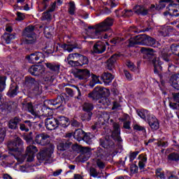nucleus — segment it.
Returning <instances> with one entry per match:
<instances>
[{
  "label": "nucleus",
  "instance_id": "nucleus-54",
  "mask_svg": "<svg viewBox=\"0 0 179 179\" xmlns=\"http://www.w3.org/2000/svg\"><path fill=\"white\" fill-rule=\"evenodd\" d=\"M129 33H131V34H134L132 33H142V31H145L141 30L138 29L136 27H131L129 29Z\"/></svg>",
  "mask_w": 179,
  "mask_h": 179
},
{
  "label": "nucleus",
  "instance_id": "nucleus-7",
  "mask_svg": "<svg viewBox=\"0 0 179 179\" xmlns=\"http://www.w3.org/2000/svg\"><path fill=\"white\" fill-rule=\"evenodd\" d=\"M50 138L51 136H50L47 133H41L35 136L34 142H36L37 145L47 146V145H50V143L51 142Z\"/></svg>",
  "mask_w": 179,
  "mask_h": 179
},
{
  "label": "nucleus",
  "instance_id": "nucleus-60",
  "mask_svg": "<svg viewBox=\"0 0 179 179\" xmlns=\"http://www.w3.org/2000/svg\"><path fill=\"white\" fill-rule=\"evenodd\" d=\"M156 175H157V177H159V178H162V179L166 178L164 173L163 172H162V169H157Z\"/></svg>",
  "mask_w": 179,
  "mask_h": 179
},
{
  "label": "nucleus",
  "instance_id": "nucleus-25",
  "mask_svg": "<svg viewBox=\"0 0 179 179\" xmlns=\"http://www.w3.org/2000/svg\"><path fill=\"white\" fill-rule=\"evenodd\" d=\"M56 119L57 120V127L66 128L69 125V119L65 116H58Z\"/></svg>",
  "mask_w": 179,
  "mask_h": 179
},
{
  "label": "nucleus",
  "instance_id": "nucleus-26",
  "mask_svg": "<svg viewBox=\"0 0 179 179\" xmlns=\"http://www.w3.org/2000/svg\"><path fill=\"white\" fill-rule=\"evenodd\" d=\"M169 83L174 87V89L179 90V73L172 75L169 80Z\"/></svg>",
  "mask_w": 179,
  "mask_h": 179
},
{
  "label": "nucleus",
  "instance_id": "nucleus-33",
  "mask_svg": "<svg viewBox=\"0 0 179 179\" xmlns=\"http://www.w3.org/2000/svg\"><path fill=\"white\" fill-rule=\"evenodd\" d=\"M137 114L141 118H142V120H144V121H147V120L149 118V116L151 115L148 110L146 109L137 110Z\"/></svg>",
  "mask_w": 179,
  "mask_h": 179
},
{
  "label": "nucleus",
  "instance_id": "nucleus-47",
  "mask_svg": "<svg viewBox=\"0 0 179 179\" xmlns=\"http://www.w3.org/2000/svg\"><path fill=\"white\" fill-rule=\"evenodd\" d=\"M98 104H99V106L102 105L104 106V107H107V106H110V101L107 98H101V99L98 101Z\"/></svg>",
  "mask_w": 179,
  "mask_h": 179
},
{
  "label": "nucleus",
  "instance_id": "nucleus-27",
  "mask_svg": "<svg viewBox=\"0 0 179 179\" xmlns=\"http://www.w3.org/2000/svg\"><path fill=\"white\" fill-rule=\"evenodd\" d=\"M101 80H103L104 85H110L111 82H113V79H114V76L111 74V73L104 72L101 76Z\"/></svg>",
  "mask_w": 179,
  "mask_h": 179
},
{
  "label": "nucleus",
  "instance_id": "nucleus-59",
  "mask_svg": "<svg viewBox=\"0 0 179 179\" xmlns=\"http://www.w3.org/2000/svg\"><path fill=\"white\" fill-rule=\"evenodd\" d=\"M5 79L3 78H0V92H3L5 90Z\"/></svg>",
  "mask_w": 179,
  "mask_h": 179
},
{
  "label": "nucleus",
  "instance_id": "nucleus-22",
  "mask_svg": "<svg viewBox=\"0 0 179 179\" xmlns=\"http://www.w3.org/2000/svg\"><path fill=\"white\" fill-rule=\"evenodd\" d=\"M93 51L95 54H103L106 51V45L103 42H97L94 45Z\"/></svg>",
  "mask_w": 179,
  "mask_h": 179
},
{
  "label": "nucleus",
  "instance_id": "nucleus-8",
  "mask_svg": "<svg viewBox=\"0 0 179 179\" xmlns=\"http://www.w3.org/2000/svg\"><path fill=\"white\" fill-rule=\"evenodd\" d=\"M44 54L40 52H36L34 53H31L29 55L26 57L27 59L30 64H41L43 60L44 59Z\"/></svg>",
  "mask_w": 179,
  "mask_h": 179
},
{
  "label": "nucleus",
  "instance_id": "nucleus-31",
  "mask_svg": "<svg viewBox=\"0 0 179 179\" xmlns=\"http://www.w3.org/2000/svg\"><path fill=\"white\" fill-rule=\"evenodd\" d=\"M25 107H27L29 113H30V114H31V115H34V117L35 118H40V117H41L40 114H38V112H37L36 110V108H34V106H33V104L31 103H27L25 105Z\"/></svg>",
  "mask_w": 179,
  "mask_h": 179
},
{
  "label": "nucleus",
  "instance_id": "nucleus-18",
  "mask_svg": "<svg viewBox=\"0 0 179 179\" xmlns=\"http://www.w3.org/2000/svg\"><path fill=\"white\" fill-rule=\"evenodd\" d=\"M113 131L112 132V138L114 141H117V142H122V139L121 138V129H120V124L118 123L113 124Z\"/></svg>",
  "mask_w": 179,
  "mask_h": 179
},
{
  "label": "nucleus",
  "instance_id": "nucleus-28",
  "mask_svg": "<svg viewBox=\"0 0 179 179\" xmlns=\"http://www.w3.org/2000/svg\"><path fill=\"white\" fill-rule=\"evenodd\" d=\"M118 55L115 54L110 57L109 59H108L106 63V67L109 71H113V68H114V64H115L117 59H118Z\"/></svg>",
  "mask_w": 179,
  "mask_h": 179
},
{
  "label": "nucleus",
  "instance_id": "nucleus-61",
  "mask_svg": "<svg viewBox=\"0 0 179 179\" xmlns=\"http://www.w3.org/2000/svg\"><path fill=\"white\" fill-rule=\"evenodd\" d=\"M139 162L146 164L148 162V157L146 155L141 154L138 156Z\"/></svg>",
  "mask_w": 179,
  "mask_h": 179
},
{
  "label": "nucleus",
  "instance_id": "nucleus-35",
  "mask_svg": "<svg viewBox=\"0 0 179 179\" xmlns=\"http://www.w3.org/2000/svg\"><path fill=\"white\" fill-rule=\"evenodd\" d=\"M85 134L86 133H85L81 129H78L75 131L73 137L76 139V141L80 142V141H83V138L85 137Z\"/></svg>",
  "mask_w": 179,
  "mask_h": 179
},
{
  "label": "nucleus",
  "instance_id": "nucleus-58",
  "mask_svg": "<svg viewBox=\"0 0 179 179\" xmlns=\"http://www.w3.org/2000/svg\"><path fill=\"white\" fill-rule=\"evenodd\" d=\"M5 136H6V132L3 129L0 130V143H2L5 141Z\"/></svg>",
  "mask_w": 179,
  "mask_h": 179
},
{
  "label": "nucleus",
  "instance_id": "nucleus-24",
  "mask_svg": "<svg viewBox=\"0 0 179 179\" xmlns=\"http://www.w3.org/2000/svg\"><path fill=\"white\" fill-rule=\"evenodd\" d=\"M33 127V122L30 120H25L22 123H20V129L22 132H29Z\"/></svg>",
  "mask_w": 179,
  "mask_h": 179
},
{
  "label": "nucleus",
  "instance_id": "nucleus-36",
  "mask_svg": "<svg viewBox=\"0 0 179 179\" xmlns=\"http://www.w3.org/2000/svg\"><path fill=\"white\" fill-rule=\"evenodd\" d=\"M170 31H171V27L163 26L159 29V34L163 37H167L170 36Z\"/></svg>",
  "mask_w": 179,
  "mask_h": 179
},
{
  "label": "nucleus",
  "instance_id": "nucleus-32",
  "mask_svg": "<svg viewBox=\"0 0 179 179\" xmlns=\"http://www.w3.org/2000/svg\"><path fill=\"white\" fill-rule=\"evenodd\" d=\"M134 10L135 13H137V15H143V16L148 15L149 12V10L142 6H136Z\"/></svg>",
  "mask_w": 179,
  "mask_h": 179
},
{
  "label": "nucleus",
  "instance_id": "nucleus-20",
  "mask_svg": "<svg viewBox=\"0 0 179 179\" xmlns=\"http://www.w3.org/2000/svg\"><path fill=\"white\" fill-rule=\"evenodd\" d=\"M99 142L101 146L104 148V149H110V148H114V141L110 140V137L100 138Z\"/></svg>",
  "mask_w": 179,
  "mask_h": 179
},
{
  "label": "nucleus",
  "instance_id": "nucleus-23",
  "mask_svg": "<svg viewBox=\"0 0 179 179\" xmlns=\"http://www.w3.org/2000/svg\"><path fill=\"white\" fill-rule=\"evenodd\" d=\"M71 146H72V142L69 141L63 140L60 141L57 145V149L61 152H64L65 150H68V149H69Z\"/></svg>",
  "mask_w": 179,
  "mask_h": 179
},
{
  "label": "nucleus",
  "instance_id": "nucleus-52",
  "mask_svg": "<svg viewBox=\"0 0 179 179\" xmlns=\"http://www.w3.org/2000/svg\"><path fill=\"white\" fill-rule=\"evenodd\" d=\"M126 65L130 69V71H131L132 72L135 71V70L136 69L135 64L129 60L127 61Z\"/></svg>",
  "mask_w": 179,
  "mask_h": 179
},
{
  "label": "nucleus",
  "instance_id": "nucleus-34",
  "mask_svg": "<svg viewBox=\"0 0 179 179\" xmlns=\"http://www.w3.org/2000/svg\"><path fill=\"white\" fill-rule=\"evenodd\" d=\"M77 62H78V66H83V65H87L89 64V59L87 57L78 54Z\"/></svg>",
  "mask_w": 179,
  "mask_h": 179
},
{
  "label": "nucleus",
  "instance_id": "nucleus-39",
  "mask_svg": "<svg viewBox=\"0 0 179 179\" xmlns=\"http://www.w3.org/2000/svg\"><path fill=\"white\" fill-rule=\"evenodd\" d=\"M155 144L158 148H167V146H169V141L163 137L162 138L158 139Z\"/></svg>",
  "mask_w": 179,
  "mask_h": 179
},
{
  "label": "nucleus",
  "instance_id": "nucleus-44",
  "mask_svg": "<svg viewBox=\"0 0 179 179\" xmlns=\"http://www.w3.org/2000/svg\"><path fill=\"white\" fill-rule=\"evenodd\" d=\"M171 51L173 54L177 55L178 57V55H179V45L176 43L171 45Z\"/></svg>",
  "mask_w": 179,
  "mask_h": 179
},
{
  "label": "nucleus",
  "instance_id": "nucleus-29",
  "mask_svg": "<svg viewBox=\"0 0 179 179\" xmlns=\"http://www.w3.org/2000/svg\"><path fill=\"white\" fill-rule=\"evenodd\" d=\"M65 94H61L57 96V99H51L48 101V104H50V106H58L61 105L62 103H64L65 101V98L64 97Z\"/></svg>",
  "mask_w": 179,
  "mask_h": 179
},
{
  "label": "nucleus",
  "instance_id": "nucleus-10",
  "mask_svg": "<svg viewBox=\"0 0 179 179\" xmlns=\"http://www.w3.org/2000/svg\"><path fill=\"white\" fill-rule=\"evenodd\" d=\"M45 125L49 131H54L58 128V121L55 117H48L45 120Z\"/></svg>",
  "mask_w": 179,
  "mask_h": 179
},
{
  "label": "nucleus",
  "instance_id": "nucleus-16",
  "mask_svg": "<svg viewBox=\"0 0 179 179\" xmlns=\"http://www.w3.org/2000/svg\"><path fill=\"white\" fill-rule=\"evenodd\" d=\"M28 71L31 75H43L45 72V68L43 65H34L31 66Z\"/></svg>",
  "mask_w": 179,
  "mask_h": 179
},
{
  "label": "nucleus",
  "instance_id": "nucleus-50",
  "mask_svg": "<svg viewBox=\"0 0 179 179\" xmlns=\"http://www.w3.org/2000/svg\"><path fill=\"white\" fill-rule=\"evenodd\" d=\"M134 15V12L132 10H127L124 9L122 12V16H124V17H129V16H132Z\"/></svg>",
  "mask_w": 179,
  "mask_h": 179
},
{
  "label": "nucleus",
  "instance_id": "nucleus-53",
  "mask_svg": "<svg viewBox=\"0 0 179 179\" xmlns=\"http://www.w3.org/2000/svg\"><path fill=\"white\" fill-rule=\"evenodd\" d=\"M90 174L92 177H97L99 176V172H97V169L94 167H91L90 169Z\"/></svg>",
  "mask_w": 179,
  "mask_h": 179
},
{
  "label": "nucleus",
  "instance_id": "nucleus-15",
  "mask_svg": "<svg viewBox=\"0 0 179 179\" xmlns=\"http://www.w3.org/2000/svg\"><path fill=\"white\" fill-rule=\"evenodd\" d=\"M78 57H79V53L69 54L66 59H65V62H67L70 66H79Z\"/></svg>",
  "mask_w": 179,
  "mask_h": 179
},
{
  "label": "nucleus",
  "instance_id": "nucleus-64",
  "mask_svg": "<svg viewBox=\"0 0 179 179\" xmlns=\"http://www.w3.org/2000/svg\"><path fill=\"white\" fill-rule=\"evenodd\" d=\"M172 96L173 97L174 101L179 103V92L173 93Z\"/></svg>",
  "mask_w": 179,
  "mask_h": 179
},
{
  "label": "nucleus",
  "instance_id": "nucleus-51",
  "mask_svg": "<svg viewBox=\"0 0 179 179\" xmlns=\"http://www.w3.org/2000/svg\"><path fill=\"white\" fill-rule=\"evenodd\" d=\"M141 52H143L144 54H149L150 55H152L153 54V49L150 48H141Z\"/></svg>",
  "mask_w": 179,
  "mask_h": 179
},
{
  "label": "nucleus",
  "instance_id": "nucleus-43",
  "mask_svg": "<svg viewBox=\"0 0 179 179\" xmlns=\"http://www.w3.org/2000/svg\"><path fill=\"white\" fill-rule=\"evenodd\" d=\"M76 10V6L75 5V2L70 1L69 3V10H68L69 15H71L73 16V15H75Z\"/></svg>",
  "mask_w": 179,
  "mask_h": 179
},
{
  "label": "nucleus",
  "instance_id": "nucleus-42",
  "mask_svg": "<svg viewBox=\"0 0 179 179\" xmlns=\"http://www.w3.org/2000/svg\"><path fill=\"white\" fill-rule=\"evenodd\" d=\"M3 38L4 41H6V44H10V41H12V40H15V35L5 33L3 36Z\"/></svg>",
  "mask_w": 179,
  "mask_h": 179
},
{
  "label": "nucleus",
  "instance_id": "nucleus-30",
  "mask_svg": "<svg viewBox=\"0 0 179 179\" xmlns=\"http://www.w3.org/2000/svg\"><path fill=\"white\" fill-rule=\"evenodd\" d=\"M17 90H19V86H17L16 83H13L7 92V96L9 97H15V96L17 95Z\"/></svg>",
  "mask_w": 179,
  "mask_h": 179
},
{
  "label": "nucleus",
  "instance_id": "nucleus-2",
  "mask_svg": "<svg viewBox=\"0 0 179 179\" xmlns=\"http://www.w3.org/2000/svg\"><path fill=\"white\" fill-rule=\"evenodd\" d=\"M8 153L17 159L16 155H20L23 152V140L20 137H17L14 141H10L7 143Z\"/></svg>",
  "mask_w": 179,
  "mask_h": 179
},
{
  "label": "nucleus",
  "instance_id": "nucleus-3",
  "mask_svg": "<svg viewBox=\"0 0 179 179\" xmlns=\"http://www.w3.org/2000/svg\"><path fill=\"white\" fill-rule=\"evenodd\" d=\"M24 43L25 44H34L37 41V36L34 33V26L29 25L23 31Z\"/></svg>",
  "mask_w": 179,
  "mask_h": 179
},
{
  "label": "nucleus",
  "instance_id": "nucleus-40",
  "mask_svg": "<svg viewBox=\"0 0 179 179\" xmlns=\"http://www.w3.org/2000/svg\"><path fill=\"white\" fill-rule=\"evenodd\" d=\"M93 108H94V106H93V103L90 102H85L83 105V111H85V113H92V111H93Z\"/></svg>",
  "mask_w": 179,
  "mask_h": 179
},
{
  "label": "nucleus",
  "instance_id": "nucleus-13",
  "mask_svg": "<svg viewBox=\"0 0 179 179\" xmlns=\"http://www.w3.org/2000/svg\"><path fill=\"white\" fill-rule=\"evenodd\" d=\"M22 117L20 116H15L11 118L8 124L9 129H13V131L18 129L19 125L22 122Z\"/></svg>",
  "mask_w": 179,
  "mask_h": 179
},
{
  "label": "nucleus",
  "instance_id": "nucleus-45",
  "mask_svg": "<svg viewBox=\"0 0 179 179\" xmlns=\"http://www.w3.org/2000/svg\"><path fill=\"white\" fill-rule=\"evenodd\" d=\"M156 44H158L157 41H156V39L148 36L147 45L148 47H156Z\"/></svg>",
  "mask_w": 179,
  "mask_h": 179
},
{
  "label": "nucleus",
  "instance_id": "nucleus-5",
  "mask_svg": "<svg viewBox=\"0 0 179 179\" xmlns=\"http://www.w3.org/2000/svg\"><path fill=\"white\" fill-rule=\"evenodd\" d=\"M55 146L53 144H50L48 148L41 150L37 155V159L38 160H45L47 162L50 160L54 153Z\"/></svg>",
  "mask_w": 179,
  "mask_h": 179
},
{
  "label": "nucleus",
  "instance_id": "nucleus-1",
  "mask_svg": "<svg viewBox=\"0 0 179 179\" xmlns=\"http://www.w3.org/2000/svg\"><path fill=\"white\" fill-rule=\"evenodd\" d=\"M114 24V19L108 17L103 22L96 24L94 27H90L88 36L91 38H99V36L103 33V31H108L111 29V27Z\"/></svg>",
  "mask_w": 179,
  "mask_h": 179
},
{
  "label": "nucleus",
  "instance_id": "nucleus-11",
  "mask_svg": "<svg viewBox=\"0 0 179 179\" xmlns=\"http://www.w3.org/2000/svg\"><path fill=\"white\" fill-rule=\"evenodd\" d=\"M38 152V149L36 145H30L27 147L26 155L27 156V162H33L34 160V155Z\"/></svg>",
  "mask_w": 179,
  "mask_h": 179
},
{
  "label": "nucleus",
  "instance_id": "nucleus-4",
  "mask_svg": "<svg viewBox=\"0 0 179 179\" xmlns=\"http://www.w3.org/2000/svg\"><path fill=\"white\" fill-rule=\"evenodd\" d=\"M110 94V90L101 86H96L92 92L88 94V97L93 100H100L103 96Z\"/></svg>",
  "mask_w": 179,
  "mask_h": 179
},
{
  "label": "nucleus",
  "instance_id": "nucleus-21",
  "mask_svg": "<svg viewBox=\"0 0 179 179\" xmlns=\"http://www.w3.org/2000/svg\"><path fill=\"white\" fill-rule=\"evenodd\" d=\"M45 65L49 71L54 72V73H59V69H61V65L57 63L46 62Z\"/></svg>",
  "mask_w": 179,
  "mask_h": 179
},
{
  "label": "nucleus",
  "instance_id": "nucleus-41",
  "mask_svg": "<svg viewBox=\"0 0 179 179\" xmlns=\"http://www.w3.org/2000/svg\"><path fill=\"white\" fill-rule=\"evenodd\" d=\"M93 138H94V136H93V134L90 133H85L83 141H84V142H86V143H87L88 145H92V143H93Z\"/></svg>",
  "mask_w": 179,
  "mask_h": 179
},
{
  "label": "nucleus",
  "instance_id": "nucleus-48",
  "mask_svg": "<svg viewBox=\"0 0 179 179\" xmlns=\"http://www.w3.org/2000/svg\"><path fill=\"white\" fill-rule=\"evenodd\" d=\"M133 129L135 131H138L143 132V134H146V129L143 126H141L139 124H134V126L133 127Z\"/></svg>",
  "mask_w": 179,
  "mask_h": 179
},
{
  "label": "nucleus",
  "instance_id": "nucleus-46",
  "mask_svg": "<svg viewBox=\"0 0 179 179\" xmlns=\"http://www.w3.org/2000/svg\"><path fill=\"white\" fill-rule=\"evenodd\" d=\"M93 115V113L92 112H86L83 115H82L83 121H90L92 120V116Z\"/></svg>",
  "mask_w": 179,
  "mask_h": 179
},
{
  "label": "nucleus",
  "instance_id": "nucleus-9",
  "mask_svg": "<svg viewBox=\"0 0 179 179\" xmlns=\"http://www.w3.org/2000/svg\"><path fill=\"white\" fill-rule=\"evenodd\" d=\"M72 74L74 78H77L78 79L86 80L88 78H90V71L87 69H76L72 71Z\"/></svg>",
  "mask_w": 179,
  "mask_h": 179
},
{
  "label": "nucleus",
  "instance_id": "nucleus-12",
  "mask_svg": "<svg viewBox=\"0 0 179 179\" xmlns=\"http://www.w3.org/2000/svg\"><path fill=\"white\" fill-rule=\"evenodd\" d=\"M103 150L101 149L98 150L97 152V158L95 160V163L100 170H103L106 169V162L103 159L104 157V155L102 154Z\"/></svg>",
  "mask_w": 179,
  "mask_h": 179
},
{
  "label": "nucleus",
  "instance_id": "nucleus-57",
  "mask_svg": "<svg viewBox=\"0 0 179 179\" xmlns=\"http://www.w3.org/2000/svg\"><path fill=\"white\" fill-rule=\"evenodd\" d=\"M169 15H171V16H179V12L178 10H177V8H170L169 9Z\"/></svg>",
  "mask_w": 179,
  "mask_h": 179
},
{
  "label": "nucleus",
  "instance_id": "nucleus-17",
  "mask_svg": "<svg viewBox=\"0 0 179 179\" xmlns=\"http://www.w3.org/2000/svg\"><path fill=\"white\" fill-rule=\"evenodd\" d=\"M146 121L148 122L150 128L153 129V131H157V129L159 128V120L155 117V115H150L148 116V118Z\"/></svg>",
  "mask_w": 179,
  "mask_h": 179
},
{
  "label": "nucleus",
  "instance_id": "nucleus-19",
  "mask_svg": "<svg viewBox=\"0 0 179 179\" xmlns=\"http://www.w3.org/2000/svg\"><path fill=\"white\" fill-rule=\"evenodd\" d=\"M73 150L76 152H80L83 155H87L90 156L92 155V148L88 147H83L82 145H79L78 144L73 146Z\"/></svg>",
  "mask_w": 179,
  "mask_h": 179
},
{
  "label": "nucleus",
  "instance_id": "nucleus-56",
  "mask_svg": "<svg viewBox=\"0 0 179 179\" xmlns=\"http://www.w3.org/2000/svg\"><path fill=\"white\" fill-rule=\"evenodd\" d=\"M138 155H139V151L130 152V155H129L130 162H134V160L136 159V156H138Z\"/></svg>",
  "mask_w": 179,
  "mask_h": 179
},
{
  "label": "nucleus",
  "instance_id": "nucleus-63",
  "mask_svg": "<svg viewBox=\"0 0 179 179\" xmlns=\"http://www.w3.org/2000/svg\"><path fill=\"white\" fill-rule=\"evenodd\" d=\"M124 73L127 80H132V75H131V73H129V71L124 70Z\"/></svg>",
  "mask_w": 179,
  "mask_h": 179
},
{
  "label": "nucleus",
  "instance_id": "nucleus-14",
  "mask_svg": "<svg viewBox=\"0 0 179 179\" xmlns=\"http://www.w3.org/2000/svg\"><path fill=\"white\" fill-rule=\"evenodd\" d=\"M22 117L20 116H15L11 118L8 124L9 129H13V131L18 129L19 125L22 122Z\"/></svg>",
  "mask_w": 179,
  "mask_h": 179
},
{
  "label": "nucleus",
  "instance_id": "nucleus-38",
  "mask_svg": "<svg viewBox=\"0 0 179 179\" xmlns=\"http://www.w3.org/2000/svg\"><path fill=\"white\" fill-rule=\"evenodd\" d=\"M168 162H174L178 163L179 162V154L178 152H171L167 157Z\"/></svg>",
  "mask_w": 179,
  "mask_h": 179
},
{
  "label": "nucleus",
  "instance_id": "nucleus-6",
  "mask_svg": "<svg viewBox=\"0 0 179 179\" xmlns=\"http://www.w3.org/2000/svg\"><path fill=\"white\" fill-rule=\"evenodd\" d=\"M148 36L146 34L138 35L134 38H131L129 40V46L134 47V45H148Z\"/></svg>",
  "mask_w": 179,
  "mask_h": 179
},
{
  "label": "nucleus",
  "instance_id": "nucleus-62",
  "mask_svg": "<svg viewBox=\"0 0 179 179\" xmlns=\"http://www.w3.org/2000/svg\"><path fill=\"white\" fill-rule=\"evenodd\" d=\"M26 16L20 13V12H17V18L16 20H24Z\"/></svg>",
  "mask_w": 179,
  "mask_h": 179
},
{
  "label": "nucleus",
  "instance_id": "nucleus-55",
  "mask_svg": "<svg viewBox=\"0 0 179 179\" xmlns=\"http://www.w3.org/2000/svg\"><path fill=\"white\" fill-rule=\"evenodd\" d=\"M168 179H179L178 176L176 175V172L169 171L167 176Z\"/></svg>",
  "mask_w": 179,
  "mask_h": 179
},
{
  "label": "nucleus",
  "instance_id": "nucleus-37",
  "mask_svg": "<svg viewBox=\"0 0 179 179\" xmlns=\"http://www.w3.org/2000/svg\"><path fill=\"white\" fill-rule=\"evenodd\" d=\"M152 64L154 65L155 73H159V69H162V63L159 57H155L152 59Z\"/></svg>",
  "mask_w": 179,
  "mask_h": 179
},
{
  "label": "nucleus",
  "instance_id": "nucleus-49",
  "mask_svg": "<svg viewBox=\"0 0 179 179\" xmlns=\"http://www.w3.org/2000/svg\"><path fill=\"white\" fill-rule=\"evenodd\" d=\"M41 20H51V14H50V11H46L43 13L41 17Z\"/></svg>",
  "mask_w": 179,
  "mask_h": 179
}]
</instances>
